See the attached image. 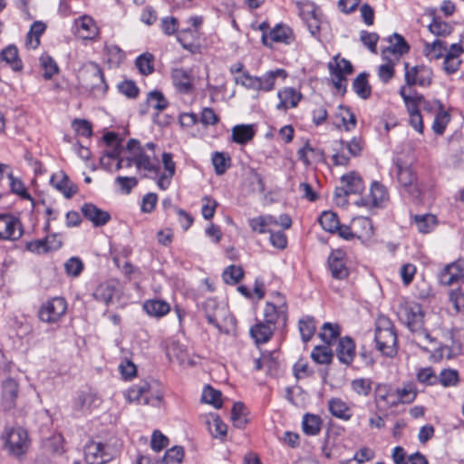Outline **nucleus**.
Returning <instances> with one entry per match:
<instances>
[{"instance_id": "nucleus-1", "label": "nucleus", "mask_w": 464, "mask_h": 464, "mask_svg": "<svg viewBox=\"0 0 464 464\" xmlns=\"http://www.w3.org/2000/svg\"><path fill=\"white\" fill-rule=\"evenodd\" d=\"M126 150L134 152V165L144 177L156 179L160 169V160L155 152H148L141 147L140 140L130 139L126 145Z\"/></svg>"}, {"instance_id": "nucleus-2", "label": "nucleus", "mask_w": 464, "mask_h": 464, "mask_svg": "<svg viewBox=\"0 0 464 464\" xmlns=\"http://www.w3.org/2000/svg\"><path fill=\"white\" fill-rule=\"evenodd\" d=\"M376 348L383 355L392 358L398 353V340L392 322L386 316L377 319L375 327Z\"/></svg>"}, {"instance_id": "nucleus-3", "label": "nucleus", "mask_w": 464, "mask_h": 464, "mask_svg": "<svg viewBox=\"0 0 464 464\" xmlns=\"http://www.w3.org/2000/svg\"><path fill=\"white\" fill-rule=\"evenodd\" d=\"M80 79L82 86L96 97L104 95L108 90L103 72L96 63L86 64L81 72Z\"/></svg>"}, {"instance_id": "nucleus-4", "label": "nucleus", "mask_w": 464, "mask_h": 464, "mask_svg": "<svg viewBox=\"0 0 464 464\" xmlns=\"http://www.w3.org/2000/svg\"><path fill=\"white\" fill-rule=\"evenodd\" d=\"M399 93L402 98L407 111L410 114V123L419 133L423 131L422 116L420 111V105L423 100V95L419 93L416 90H410L406 92V87L401 86Z\"/></svg>"}, {"instance_id": "nucleus-5", "label": "nucleus", "mask_w": 464, "mask_h": 464, "mask_svg": "<svg viewBox=\"0 0 464 464\" xmlns=\"http://www.w3.org/2000/svg\"><path fill=\"white\" fill-rule=\"evenodd\" d=\"M125 398L130 402H136L141 405L159 406L162 396L160 393H153L151 387L147 382H140L130 387L125 392Z\"/></svg>"}, {"instance_id": "nucleus-6", "label": "nucleus", "mask_w": 464, "mask_h": 464, "mask_svg": "<svg viewBox=\"0 0 464 464\" xmlns=\"http://www.w3.org/2000/svg\"><path fill=\"white\" fill-rule=\"evenodd\" d=\"M404 80L406 90L412 86L427 88L432 83L433 72L424 64L410 66L409 63H404Z\"/></svg>"}, {"instance_id": "nucleus-7", "label": "nucleus", "mask_w": 464, "mask_h": 464, "mask_svg": "<svg viewBox=\"0 0 464 464\" xmlns=\"http://www.w3.org/2000/svg\"><path fill=\"white\" fill-rule=\"evenodd\" d=\"M398 316L400 321L412 332L422 327L423 312L420 304L416 302H401L398 307Z\"/></svg>"}, {"instance_id": "nucleus-8", "label": "nucleus", "mask_w": 464, "mask_h": 464, "mask_svg": "<svg viewBox=\"0 0 464 464\" xmlns=\"http://www.w3.org/2000/svg\"><path fill=\"white\" fill-rule=\"evenodd\" d=\"M3 438L5 449L13 456L20 457L24 455L29 447L28 434L22 428L6 431Z\"/></svg>"}, {"instance_id": "nucleus-9", "label": "nucleus", "mask_w": 464, "mask_h": 464, "mask_svg": "<svg viewBox=\"0 0 464 464\" xmlns=\"http://www.w3.org/2000/svg\"><path fill=\"white\" fill-rule=\"evenodd\" d=\"M67 309L66 301L62 297H54L44 302L38 311L42 322L53 324L58 322Z\"/></svg>"}, {"instance_id": "nucleus-10", "label": "nucleus", "mask_w": 464, "mask_h": 464, "mask_svg": "<svg viewBox=\"0 0 464 464\" xmlns=\"http://www.w3.org/2000/svg\"><path fill=\"white\" fill-rule=\"evenodd\" d=\"M84 457L88 464H104L112 459V454L105 444L91 441L84 448Z\"/></svg>"}, {"instance_id": "nucleus-11", "label": "nucleus", "mask_w": 464, "mask_h": 464, "mask_svg": "<svg viewBox=\"0 0 464 464\" xmlns=\"http://www.w3.org/2000/svg\"><path fill=\"white\" fill-rule=\"evenodd\" d=\"M294 38L293 30L284 24H277L269 30L268 34H263L261 37L263 44L268 47H272L274 43L290 44Z\"/></svg>"}, {"instance_id": "nucleus-12", "label": "nucleus", "mask_w": 464, "mask_h": 464, "mask_svg": "<svg viewBox=\"0 0 464 464\" xmlns=\"http://www.w3.org/2000/svg\"><path fill=\"white\" fill-rule=\"evenodd\" d=\"M23 235L19 220L7 214L0 215V239L16 240Z\"/></svg>"}, {"instance_id": "nucleus-13", "label": "nucleus", "mask_w": 464, "mask_h": 464, "mask_svg": "<svg viewBox=\"0 0 464 464\" xmlns=\"http://www.w3.org/2000/svg\"><path fill=\"white\" fill-rule=\"evenodd\" d=\"M50 184L62 193L66 199L72 198L78 191L77 185L72 182L63 170L53 173L51 176Z\"/></svg>"}, {"instance_id": "nucleus-14", "label": "nucleus", "mask_w": 464, "mask_h": 464, "mask_svg": "<svg viewBox=\"0 0 464 464\" xmlns=\"http://www.w3.org/2000/svg\"><path fill=\"white\" fill-rule=\"evenodd\" d=\"M163 164V171L159 170V176H157V185L160 189H167L172 180V178L176 172V164L173 160V156L169 152H163L161 156Z\"/></svg>"}, {"instance_id": "nucleus-15", "label": "nucleus", "mask_w": 464, "mask_h": 464, "mask_svg": "<svg viewBox=\"0 0 464 464\" xmlns=\"http://www.w3.org/2000/svg\"><path fill=\"white\" fill-rule=\"evenodd\" d=\"M328 268L332 276L337 280H343L349 276V269L344 261V254L340 250L331 253L328 257Z\"/></svg>"}, {"instance_id": "nucleus-16", "label": "nucleus", "mask_w": 464, "mask_h": 464, "mask_svg": "<svg viewBox=\"0 0 464 464\" xmlns=\"http://www.w3.org/2000/svg\"><path fill=\"white\" fill-rule=\"evenodd\" d=\"M335 353L340 362L350 365L355 357V343L349 336L339 339Z\"/></svg>"}, {"instance_id": "nucleus-17", "label": "nucleus", "mask_w": 464, "mask_h": 464, "mask_svg": "<svg viewBox=\"0 0 464 464\" xmlns=\"http://www.w3.org/2000/svg\"><path fill=\"white\" fill-rule=\"evenodd\" d=\"M464 279V261L459 260L448 265L440 273V283L450 285Z\"/></svg>"}, {"instance_id": "nucleus-18", "label": "nucleus", "mask_w": 464, "mask_h": 464, "mask_svg": "<svg viewBox=\"0 0 464 464\" xmlns=\"http://www.w3.org/2000/svg\"><path fill=\"white\" fill-rule=\"evenodd\" d=\"M166 354L169 361H176L180 365H192L193 362L188 357L187 349L176 341H169L166 346Z\"/></svg>"}, {"instance_id": "nucleus-19", "label": "nucleus", "mask_w": 464, "mask_h": 464, "mask_svg": "<svg viewBox=\"0 0 464 464\" xmlns=\"http://www.w3.org/2000/svg\"><path fill=\"white\" fill-rule=\"evenodd\" d=\"M277 97L280 100L276 105L279 111H286L289 108H295L302 98V94L292 87H285L277 92Z\"/></svg>"}, {"instance_id": "nucleus-20", "label": "nucleus", "mask_w": 464, "mask_h": 464, "mask_svg": "<svg viewBox=\"0 0 464 464\" xmlns=\"http://www.w3.org/2000/svg\"><path fill=\"white\" fill-rule=\"evenodd\" d=\"M18 395V383L12 378L6 379L2 385V404L5 410L13 409Z\"/></svg>"}, {"instance_id": "nucleus-21", "label": "nucleus", "mask_w": 464, "mask_h": 464, "mask_svg": "<svg viewBox=\"0 0 464 464\" xmlns=\"http://www.w3.org/2000/svg\"><path fill=\"white\" fill-rule=\"evenodd\" d=\"M327 405L330 413L334 417L345 421L351 420L353 416L352 410L350 406L347 404V402L342 400L341 398H331L328 401Z\"/></svg>"}, {"instance_id": "nucleus-22", "label": "nucleus", "mask_w": 464, "mask_h": 464, "mask_svg": "<svg viewBox=\"0 0 464 464\" xmlns=\"http://www.w3.org/2000/svg\"><path fill=\"white\" fill-rule=\"evenodd\" d=\"M82 212L95 227L103 226L111 219L109 212L98 208L96 205H82Z\"/></svg>"}, {"instance_id": "nucleus-23", "label": "nucleus", "mask_w": 464, "mask_h": 464, "mask_svg": "<svg viewBox=\"0 0 464 464\" xmlns=\"http://www.w3.org/2000/svg\"><path fill=\"white\" fill-rule=\"evenodd\" d=\"M341 182L343 187L336 188V192L338 193V191H343L345 196L358 192L362 188V179L355 172L343 175L341 178Z\"/></svg>"}, {"instance_id": "nucleus-24", "label": "nucleus", "mask_w": 464, "mask_h": 464, "mask_svg": "<svg viewBox=\"0 0 464 464\" xmlns=\"http://www.w3.org/2000/svg\"><path fill=\"white\" fill-rule=\"evenodd\" d=\"M375 401H382L389 407H396V389L386 383H378L375 387Z\"/></svg>"}, {"instance_id": "nucleus-25", "label": "nucleus", "mask_w": 464, "mask_h": 464, "mask_svg": "<svg viewBox=\"0 0 464 464\" xmlns=\"http://www.w3.org/2000/svg\"><path fill=\"white\" fill-rule=\"evenodd\" d=\"M275 331V326L269 324L259 322L250 328V335L256 343L261 344L267 343Z\"/></svg>"}, {"instance_id": "nucleus-26", "label": "nucleus", "mask_w": 464, "mask_h": 464, "mask_svg": "<svg viewBox=\"0 0 464 464\" xmlns=\"http://www.w3.org/2000/svg\"><path fill=\"white\" fill-rule=\"evenodd\" d=\"M397 178L399 183L408 188L410 193L417 191V186L415 184L416 177L410 167H403L399 162L396 163Z\"/></svg>"}, {"instance_id": "nucleus-27", "label": "nucleus", "mask_w": 464, "mask_h": 464, "mask_svg": "<svg viewBox=\"0 0 464 464\" xmlns=\"http://www.w3.org/2000/svg\"><path fill=\"white\" fill-rule=\"evenodd\" d=\"M287 72L285 69L269 71L263 76L258 77L257 91L270 92L274 89L276 78L285 79Z\"/></svg>"}, {"instance_id": "nucleus-28", "label": "nucleus", "mask_w": 464, "mask_h": 464, "mask_svg": "<svg viewBox=\"0 0 464 464\" xmlns=\"http://www.w3.org/2000/svg\"><path fill=\"white\" fill-rule=\"evenodd\" d=\"M369 73L362 72L359 73L353 82V92L362 99L367 100L372 95V87L368 81Z\"/></svg>"}, {"instance_id": "nucleus-29", "label": "nucleus", "mask_w": 464, "mask_h": 464, "mask_svg": "<svg viewBox=\"0 0 464 464\" xmlns=\"http://www.w3.org/2000/svg\"><path fill=\"white\" fill-rule=\"evenodd\" d=\"M388 42L390 45L386 48L385 51L389 52L392 54L401 56L405 53H408L410 51V45L404 39V37L397 33L390 35L388 37Z\"/></svg>"}, {"instance_id": "nucleus-30", "label": "nucleus", "mask_w": 464, "mask_h": 464, "mask_svg": "<svg viewBox=\"0 0 464 464\" xmlns=\"http://www.w3.org/2000/svg\"><path fill=\"white\" fill-rule=\"evenodd\" d=\"M282 318L284 322L286 320L285 307V305H280L276 307L272 303H266L264 309V323L269 324L272 326H275L276 323Z\"/></svg>"}, {"instance_id": "nucleus-31", "label": "nucleus", "mask_w": 464, "mask_h": 464, "mask_svg": "<svg viewBox=\"0 0 464 464\" xmlns=\"http://www.w3.org/2000/svg\"><path fill=\"white\" fill-rule=\"evenodd\" d=\"M177 40L185 50L190 53H196L198 46L196 44L197 34L192 28L182 29L177 34Z\"/></svg>"}, {"instance_id": "nucleus-32", "label": "nucleus", "mask_w": 464, "mask_h": 464, "mask_svg": "<svg viewBox=\"0 0 464 464\" xmlns=\"http://www.w3.org/2000/svg\"><path fill=\"white\" fill-rule=\"evenodd\" d=\"M255 129L253 125H237L232 129V140L237 144H246L255 136Z\"/></svg>"}, {"instance_id": "nucleus-33", "label": "nucleus", "mask_w": 464, "mask_h": 464, "mask_svg": "<svg viewBox=\"0 0 464 464\" xmlns=\"http://www.w3.org/2000/svg\"><path fill=\"white\" fill-rule=\"evenodd\" d=\"M0 59L9 64L15 72H19L23 69V63L19 58L18 49L14 45H8L2 50Z\"/></svg>"}, {"instance_id": "nucleus-34", "label": "nucleus", "mask_w": 464, "mask_h": 464, "mask_svg": "<svg viewBox=\"0 0 464 464\" xmlns=\"http://www.w3.org/2000/svg\"><path fill=\"white\" fill-rule=\"evenodd\" d=\"M115 293V285L111 282H105L99 285L92 293L95 300L110 304Z\"/></svg>"}, {"instance_id": "nucleus-35", "label": "nucleus", "mask_w": 464, "mask_h": 464, "mask_svg": "<svg viewBox=\"0 0 464 464\" xmlns=\"http://www.w3.org/2000/svg\"><path fill=\"white\" fill-rule=\"evenodd\" d=\"M172 81L175 87L184 93L192 90V83L189 74L183 69H175L172 72Z\"/></svg>"}, {"instance_id": "nucleus-36", "label": "nucleus", "mask_w": 464, "mask_h": 464, "mask_svg": "<svg viewBox=\"0 0 464 464\" xmlns=\"http://www.w3.org/2000/svg\"><path fill=\"white\" fill-rule=\"evenodd\" d=\"M419 232L430 233L437 225V218L432 214H421L412 217Z\"/></svg>"}, {"instance_id": "nucleus-37", "label": "nucleus", "mask_w": 464, "mask_h": 464, "mask_svg": "<svg viewBox=\"0 0 464 464\" xmlns=\"http://www.w3.org/2000/svg\"><path fill=\"white\" fill-rule=\"evenodd\" d=\"M206 424L213 438L223 440L226 437L227 427L218 415H212L211 418L206 421Z\"/></svg>"}, {"instance_id": "nucleus-38", "label": "nucleus", "mask_w": 464, "mask_h": 464, "mask_svg": "<svg viewBox=\"0 0 464 464\" xmlns=\"http://www.w3.org/2000/svg\"><path fill=\"white\" fill-rule=\"evenodd\" d=\"M74 25L79 33L82 32L81 36L84 39L92 38L96 34V26L92 17L83 15L75 20Z\"/></svg>"}, {"instance_id": "nucleus-39", "label": "nucleus", "mask_w": 464, "mask_h": 464, "mask_svg": "<svg viewBox=\"0 0 464 464\" xmlns=\"http://www.w3.org/2000/svg\"><path fill=\"white\" fill-rule=\"evenodd\" d=\"M322 420L319 416L306 413L303 418V431L309 436H315L321 430Z\"/></svg>"}, {"instance_id": "nucleus-40", "label": "nucleus", "mask_w": 464, "mask_h": 464, "mask_svg": "<svg viewBox=\"0 0 464 464\" xmlns=\"http://www.w3.org/2000/svg\"><path fill=\"white\" fill-rule=\"evenodd\" d=\"M46 25L41 21H35L26 35V44L35 49L40 44V36L44 33Z\"/></svg>"}, {"instance_id": "nucleus-41", "label": "nucleus", "mask_w": 464, "mask_h": 464, "mask_svg": "<svg viewBox=\"0 0 464 464\" xmlns=\"http://www.w3.org/2000/svg\"><path fill=\"white\" fill-rule=\"evenodd\" d=\"M144 310L150 315L160 317L169 312V304L162 300H149L143 304Z\"/></svg>"}, {"instance_id": "nucleus-42", "label": "nucleus", "mask_w": 464, "mask_h": 464, "mask_svg": "<svg viewBox=\"0 0 464 464\" xmlns=\"http://www.w3.org/2000/svg\"><path fill=\"white\" fill-rule=\"evenodd\" d=\"M417 396V390L413 383L408 382L403 384L401 388L396 389L397 405L400 403H411Z\"/></svg>"}, {"instance_id": "nucleus-43", "label": "nucleus", "mask_w": 464, "mask_h": 464, "mask_svg": "<svg viewBox=\"0 0 464 464\" xmlns=\"http://www.w3.org/2000/svg\"><path fill=\"white\" fill-rule=\"evenodd\" d=\"M135 65L142 75H150L154 72V55L150 53H144L135 60Z\"/></svg>"}, {"instance_id": "nucleus-44", "label": "nucleus", "mask_w": 464, "mask_h": 464, "mask_svg": "<svg viewBox=\"0 0 464 464\" xmlns=\"http://www.w3.org/2000/svg\"><path fill=\"white\" fill-rule=\"evenodd\" d=\"M203 310L208 322L221 331V326L218 320V304L214 299H208L203 304Z\"/></svg>"}, {"instance_id": "nucleus-45", "label": "nucleus", "mask_w": 464, "mask_h": 464, "mask_svg": "<svg viewBox=\"0 0 464 464\" xmlns=\"http://www.w3.org/2000/svg\"><path fill=\"white\" fill-rule=\"evenodd\" d=\"M211 160L215 169V172L218 175L224 174L230 167L231 159L227 154L224 152L215 151L212 154Z\"/></svg>"}, {"instance_id": "nucleus-46", "label": "nucleus", "mask_w": 464, "mask_h": 464, "mask_svg": "<svg viewBox=\"0 0 464 464\" xmlns=\"http://www.w3.org/2000/svg\"><path fill=\"white\" fill-rule=\"evenodd\" d=\"M340 335V327L336 324L324 323L319 334L320 338L326 344L331 345Z\"/></svg>"}, {"instance_id": "nucleus-47", "label": "nucleus", "mask_w": 464, "mask_h": 464, "mask_svg": "<svg viewBox=\"0 0 464 464\" xmlns=\"http://www.w3.org/2000/svg\"><path fill=\"white\" fill-rule=\"evenodd\" d=\"M147 102L149 106L158 111H162L169 106L168 100L165 98L164 94L158 90L151 91L148 93Z\"/></svg>"}, {"instance_id": "nucleus-48", "label": "nucleus", "mask_w": 464, "mask_h": 464, "mask_svg": "<svg viewBox=\"0 0 464 464\" xmlns=\"http://www.w3.org/2000/svg\"><path fill=\"white\" fill-rule=\"evenodd\" d=\"M312 359L320 364H329L331 363L334 354L327 344L326 346H316L311 353Z\"/></svg>"}, {"instance_id": "nucleus-49", "label": "nucleus", "mask_w": 464, "mask_h": 464, "mask_svg": "<svg viewBox=\"0 0 464 464\" xmlns=\"http://www.w3.org/2000/svg\"><path fill=\"white\" fill-rule=\"evenodd\" d=\"M372 381L369 378H356L351 382V389L358 396L367 397L372 392Z\"/></svg>"}, {"instance_id": "nucleus-50", "label": "nucleus", "mask_w": 464, "mask_h": 464, "mask_svg": "<svg viewBox=\"0 0 464 464\" xmlns=\"http://www.w3.org/2000/svg\"><path fill=\"white\" fill-rule=\"evenodd\" d=\"M370 195L371 203H383L389 200V192L387 188L379 181H373L371 185Z\"/></svg>"}, {"instance_id": "nucleus-51", "label": "nucleus", "mask_w": 464, "mask_h": 464, "mask_svg": "<svg viewBox=\"0 0 464 464\" xmlns=\"http://www.w3.org/2000/svg\"><path fill=\"white\" fill-rule=\"evenodd\" d=\"M319 222L322 227L328 232H336L339 228V219L335 213L332 211H324L319 218Z\"/></svg>"}, {"instance_id": "nucleus-52", "label": "nucleus", "mask_w": 464, "mask_h": 464, "mask_svg": "<svg viewBox=\"0 0 464 464\" xmlns=\"http://www.w3.org/2000/svg\"><path fill=\"white\" fill-rule=\"evenodd\" d=\"M246 407L244 403L237 401L235 402L231 411V420L233 424L237 428H243L247 420H246Z\"/></svg>"}, {"instance_id": "nucleus-53", "label": "nucleus", "mask_w": 464, "mask_h": 464, "mask_svg": "<svg viewBox=\"0 0 464 464\" xmlns=\"http://www.w3.org/2000/svg\"><path fill=\"white\" fill-rule=\"evenodd\" d=\"M447 50L446 43L441 40H435L433 43H426L424 46V53L432 59H440L443 55V52Z\"/></svg>"}, {"instance_id": "nucleus-54", "label": "nucleus", "mask_w": 464, "mask_h": 464, "mask_svg": "<svg viewBox=\"0 0 464 464\" xmlns=\"http://www.w3.org/2000/svg\"><path fill=\"white\" fill-rule=\"evenodd\" d=\"M222 276L227 284L236 285L243 278L244 271L241 266L231 265L224 270Z\"/></svg>"}, {"instance_id": "nucleus-55", "label": "nucleus", "mask_w": 464, "mask_h": 464, "mask_svg": "<svg viewBox=\"0 0 464 464\" xmlns=\"http://www.w3.org/2000/svg\"><path fill=\"white\" fill-rule=\"evenodd\" d=\"M8 179H10V188L13 193L20 196L22 199L30 200L32 203H35L31 195L27 192L24 183L20 179H15L12 172L8 173Z\"/></svg>"}, {"instance_id": "nucleus-56", "label": "nucleus", "mask_w": 464, "mask_h": 464, "mask_svg": "<svg viewBox=\"0 0 464 464\" xmlns=\"http://www.w3.org/2000/svg\"><path fill=\"white\" fill-rule=\"evenodd\" d=\"M299 331L304 343L308 342L315 332L314 320L311 316H306L299 321Z\"/></svg>"}, {"instance_id": "nucleus-57", "label": "nucleus", "mask_w": 464, "mask_h": 464, "mask_svg": "<svg viewBox=\"0 0 464 464\" xmlns=\"http://www.w3.org/2000/svg\"><path fill=\"white\" fill-rule=\"evenodd\" d=\"M221 395L222 394L219 391H217L210 386H207L202 392V401L218 409L222 406Z\"/></svg>"}, {"instance_id": "nucleus-58", "label": "nucleus", "mask_w": 464, "mask_h": 464, "mask_svg": "<svg viewBox=\"0 0 464 464\" xmlns=\"http://www.w3.org/2000/svg\"><path fill=\"white\" fill-rule=\"evenodd\" d=\"M449 300L457 313L464 311V288L459 286L451 289L449 293Z\"/></svg>"}, {"instance_id": "nucleus-59", "label": "nucleus", "mask_w": 464, "mask_h": 464, "mask_svg": "<svg viewBox=\"0 0 464 464\" xmlns=\"http://www.w3.org/2000/svg\"><path fill=\"white\" fill-rule=\"evenodd\" d=\"M338 109L340 111L339 116L341 117L345 130H351L355 128L357 122L356 117L351 109L343 105H340Z\"/></svg>"}, {"instance_id": "nucleus-60", "label": "nucleus", "mask_w": 464, "mask_h": 464, "mask_svg": "<svg viewBox=\"0 0 464 464\" xmlns=\"http://www.w3.org/2000/svg\"><path fill=\"white\" fill-rule=\"evenodd\" d=\"M430 33L438 36H446L451 34L452 27L446 22L433 18L429 25Z\"/></svg>"}, {"instance_id": "nucleus-61", "label": "nucleus", "mask_w": 464, "mask_h": 464, "mask_svg": "<svg viewBox=\"0 0 464 464\" xmlns=\"http://www.w3.org/2000/svg\"><path fill=\"white\" fill-rule=\"evenodd\" d=\"M183 457V448L174 446L166 451L162 460L165 464H179L182 461Z\"/></svg>"}, {"instance_id": "nucleus-62", "label": "nucleus", "mask_w": 464, "mask_h": 464, "mask_svg": "<svg viewBox=\"0 0 464 464\" xmlns=\"http://www.w3.org/2000/svg\"><path fill=\"white\" fill-rule=\"evenodd\" d=\"M449 121L450 114L441 110L434 118L432 123L433 131L438 135H442Z\"/></svg>"}, {"instance_id": "nucleus-63", "label": "nucleus", "mask_w": 464, "mask_h": 464, "mask_svg": "<svg viewBox=\"0 0 464 464\" xmlns=\"http://www.w3.org/2000/svg\"><path fill=\"white\" fill-rule=\"evenodd\" d=\"M119 92L130 99H135L139 95V88L131 80H125L118 84Z\"/></svg>"}, {"instance_id": "nucleus-64", "label": "nucleus", "mask_w": 464, "mask_h": 464, "mask_svg": "<svg viewBox=\"0 0 464 464\" xmlns=\"http://www.w3.org/2000/svg\"><path fill=\"white\" fill-rule=\"evenodd\" d=\"M299 14L304 23L320 14L319 8L314 3H305L300 5Z\"/></svg>"}]
</instances>
